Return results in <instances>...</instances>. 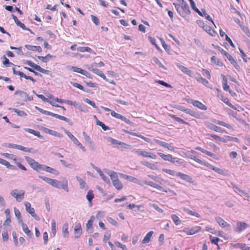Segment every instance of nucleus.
<instances>
[{"instance_id":"nucleus-47","label":"nucleus","mask_w":250,"mask_h":250,"mask_svg":"<svg viewBox=\"0 0 250 250\" xmlns=\"http://www.w3.org/2000/svg\"><path fill=\"white\" fill-rule=\"evenodd\" d=\"M45 171H47L48 172H49L55 175H58L59 173V172L56 169L51 167H49L48 166H46Z\"/></svg>"},{"instance_id":"nucleus-35","label":"nucleus","mask_w":250,"mask_h":250,"mask_svg":"<svg viewBox=\"0 0 250 250\" xmlns=\"http://www.w3.org/2000/svg\"><path fill=\"white\" fill-rule=\"evenodd\" d=\"M192 9L196 12L199 15L203 16L202 12L196 7L195 3L193 0H188Z\"/></svg>"},{"instance_id":"nucleus-19","label":"nucleus","mask_w":250,"mask_h":250,"mask_svg":"<svg viewBox=\"0 0 250 250\" xmlns=\"http://www.w3.org/2000/svg\"><path fill=\"white\" fill-rule=\"evenodd\" d=\"M94 219V217L91 216L86 225V230L89 233H91L93 232L92 225Z\"/></svg>"},{"instance_id":"nucleus-48","label":"nucleus","mask_w":250,"mask_h":250,"mask_svg":"<svg viewBox=\"0 0 250 250\" xmlns=\"http://www.w3.org/2000/svg\"><path fill=\"white\" fill-rule=\"evenodd\" d=\"M171 219H172V220L174 222L175 224L176 225H177V226L180 225L181 224V221L180 220V219L178 217V216H177L175 214H172L171 215Z\"/></svg>"},{"instance_id":"nucleus-10","label":"nucleus","mask_w":250,"mask_h":250,"mask_svg":"<svg viewBox=\"0 0 250 250\" xmlns=\"http://www.w3.org/2000/svg\"><path fill=\"white\" fill-rule=\"evenodd\" d=\"M144 183L148 186H149L152 188H156L160 191L167 192V191L164 189L162 186H160L158 184H157L152 181H144Z\"/></svg>"},{"instance_id":"nucleus-57","label":"nucleus","mask_w":250,"mask_h":250,"mask_svg":"<svg viewBox=\"0 0 250 250\" xmlns=\"http://www.w3.org/2000/svg\"><path fill=\"white\" fill-rule=\"evenodd\" d=\"M154 141L157 144L159 145V146H161L165 147V148L167 146V143H166L165 142L161 141H160L159 140L154 139Z\"/></svg>"},{"instance_id":"nucleus-22","label":"nucleus","mask_w":250,"mask_h":250,"mask_svg":"<svg viewBox=\"0 0 250 250\" xmlns=\"http://www.w3.org/2000/svg\"><path fill=\"white\" fill-rule=\"evenodd\" d=\"M76 178L77 180L79 182L80 184V187L81 189L85 188V189H88V186L86 185V182L83 180L81 177L79 176H76Z\"/></svg>"},{"instance_id":"nucleus-33","label":"nucleus","mask_w":250,"mask_h":250,"mask_svg":"<svg viewBox=\"0 0 250 250\" xmlns=\"http://www.w3.org/2000/svg\"><path fill=\"white\" fill-rule=\"evenodd\" d=\"M9 109L12 110L14 112L16 113L19 116L25 117L27 115L24 111L19 110L17 108H10Z\"/></svg>"},{"instance_id":"nucleus-59","label":"nucleus","mask_w":250,"mask_h":250,"mask_svg":"<svg viewBox=\"0 0 250 250\" xmlns=\"http://www.w3.org/2000/svg\"><path fill=\"white\" fill-rule=\"evenodd\" d=\"M71 84L74 87H77L78 88H79V89L80 90H82L83 91H85V89L83 87V86L82 85H81L80 84L78 83H73V82H71Z\"/></svg>"},{"instance_id":"nucleus-46","label":"nucleus","mask_w":250,"mask_h":250,"mask_svg":"<svg viewBox=\"0 0 250 250\" xmlns=\"http://www.w3.org/2000/svg\"><path fill=\"white\" fill-rule=\"evenodd\" d=\"M162 171L164 172H165L166 173H167V174H169L171 176H176L177 172H176L173 170H171V169H167V168H163L162 169Z\"/></svg>"},{"instance_id":"nucleus-36","label":"nucleus","mask_w":250,"mask_h":250,"mask_svg":"<svg viewBox=\"0 0 250 250\" xmlns=\"http://www.w3.org/2000/svg\"><path fill=\"white\" fill-rule=\"evenodd\" d=\"M112 183L115 188L118 190H121L123 188V185L119 179L112 182Z\"/></svg>"},{"instance_id":"nucleus-50","label":"nucleus","mask_w":250,"mask_h":250,"mask_svg":"<svg viewBox=\"0 0 250 250\" xmlns=\"http://www.w3.org/2000/svg\"><path fill=\"white\" fill-rule=\"evenodd\" d=\"M96 125L101 126L102 128H103V129L104 131L109 130V127L105 125L103 122L100 121L98 119H97V121H96Z\"/></svg>"},{"instance_id":"nucleus-64","label":"nucleus","mask_w":250,"mask_h":250,"mask_svg":"<svg viewBox=\"0 0 250 250\" xmlns=\"http://www.w3.org/2000/svg\"><path fill=\"white\" fill-rule=\"evenodd\" d=\"M188 114H189L191 116L195 117V118H199L200 117V115L197 112H195L193 110H192L191 109L189 110V111L188 112Z\"/></svg>"},{"instance_id":"nucleus-8","label":"nucleus","mask_w":250,"mask_h":250,"mask_svg":"<svg viewBox=\"0 0 250 250\" xmlns=\"http://www.w3.org/2000/svg\"><path fill=\"white\" fill-rule=\"evenodd\" d=\"M215 221L222 228H226L227 230L230 229V225L227 222H226L223 218L220 217H216L215 218Z\"/></svg>"},{"instance_id":"nucleus-41","label":"nucleus","mask_w":250,"mask_h":250,"mask_svg":"<svg viewBox=\"0 0 250 250\" xmlns=\"http://www.w3.org/2000/svg\"><path fill=\"white\" fill-rule=\"evenodd\" d=\"M214 122H215V123H216V124H217L218 125H222V126L226 127L228 128L233 129V127L231 125L228 124L224 122L216 120Z\"/></svg>"},{"instance_id":"nucleus-6","label":"nucleus","mask_w":250,"mask_h":250,"mask_svg":"<svg viewBox=\"0 0 250 250\" xmlns=\"http://www.w3.org/2000/svg\"><path fill=\"white\" fill-rule=\"evenodd\" d=\"M26 210L36 220H39L38 215L35 212V209L31 207V204L28 202H24Z\"/></svg>"},{"instance_id":"nucleus-21","label":"nucleus","mask_w":250,"mask_h":250,"mask_svg":"<svg viewBox=\"0 0 250 250\" xmlns=\"http://www.w3.org/2000/svg\"><path fill=\"white\" fill-rule=\"evenodd\" d=\"M227 59L229 60L230 62L234 66V67L238 70H240V67L238 63L236 62V61L233 59V58L230 55Z\"/></svg>"},{"instance_id":"nucleus-49","label":"nucleus","mask_w":250,"mask_h":250,"mask_svg":"<svg viewBox=\"0 0 250 250\" xmlns=\"http://www.w3.org/2000/svg\"><path fill=\"white\" fill-rule=\"evenodd\" d=\"M56 233V222L54 220H52L51 221V234H52L54 237L55 236Z\"/></svg>"},{"instance_id":"nucleus-16","label":"nucleus","mask_w":250,"mask_h":250,"mask_svg":"<svg viewBox=\"0 0 250 250\" xmlns=\"http://www.w3.org/2000/svg\"><path fill=\"white\" fill-rule=\"evenodd\" d=\"M231 245L234 248L240 249L242 250H250V247H247L245 243H231Z\"/></svg>"},{"instance_id":"nucleus-43","label":"nucleus","mask_w":250,"mask_h":250,"mask_svg":"<svg viewBox=\"0 0 250 250\" xmlns=\"http://www.w3.org/2000/svg\"><path fill=\"white\" fill-rule=\"evenodd\" d=\"M170 160H171L170 161V162L176 165H182L183 163V162H182L180 159L177 157H174L172 156H171Z\"/></svg>"},{"instance_id":"nucleus-20","label":"nucleus","mask_w":250,"mask_h":250,"mask_svg":"<svg viewBox=\"0 0 250 250\" xmlns=\"http://www.w3.org/2000/svg\"><path fill=\"white\" fill-rule=\"evenodd\" d=\"M237 231L239 232L242 231L247 229L249 225L245 222H238L237 223Z\"/></svg>"},{"instance_id":"nucleus-40","label":"nucleus","mask_w":250,"mask_h":250,"mask_svg":"<svg viewBox=\"0 0 250 250\" xmlns=\"http://www.w3.org/2000/svg\"><path fill=\"white\" fill-rule=\"evenodd\" d=\"M169 116L171 118H172L173 119H174V120H175L176 121H177V122H178L179 123H180L183 124H185V125H188V122H186V121H185L184 120L182 119L181 118L176 116L175 115H171V114H170V115H169Z\"/></svg>"},{"instance_id":"nucleus-53","label":"nucleus","mask_w":250,"mask_h":250,"mask_svg":"<svg viewBox=\"0 0 250 250\" xmlns=\"http://www.w3.org/2000/svg\"><path fill=\"white\" fill-rule=\"evenodd\" d=\"M46 166H47L45 165L40 164L38 163L34 170L36 171H39L40 170L45 171Z\"/></svg>"},{"instance_id":"nucleus-18","label":"nucleus","mask_w":250,"mask_h":250,"mask_svg":"<svg viewBox=\"0 0 250 250\" xmlns=\"http://www.w3.org/2000/svg\"><path fill=\"white\" fill-rule=\"evenodd\" d=\"M25 160L28 162L29 165L30 166V167L33 169H35L38 162H36L35 160H34L33 158L28 157V156H25Z\"/></svg>"},{"instance_id":"nucleus-51","label":"nucleus","mask_w":250,"mask_h":250,"mask_svg":"<svg viewBox=\"0 0 250 250\" xmlns=\"http://www.w3.org/2000/svg\"><path fill=\"white\" fill-rule=\"evenodd\" d=\"M94 198V194L92 190H89L86 195V199L89 202H91Z\"/></svg>"},{"instance_id":"nucleus-55","label":"nucleus","mask_w":250,"mask_h":250,"mask_svg":"<svg viewBox=\"0 0 250 250\" xmlns=\"http://www.w3.org/2000/svg\"><path fill=\"white\" fill-rule=\"evenodd\" d=\"M83 135L85 141L89 144L91 145L92 144V141H91L90 136H88L87 134L85 132H83Z\"/></svg>"},{"instance_id":"nucleus-42","label":"nucleus","mask_w":250,"mask_h":250,"mask_svg":"<svg viewBox=\"0 0 250 250\" xmlns=\"http://www.w3.org/2000/svg\"><path fill=\"white\" fill-rule=\"evenodd\" d=\"M211 61L216 64L217 65L221 66L223 65V63L221 62V61L217 58L215 56H212L211 58Z\"/></svg>"},{"instance_id":"nucleus-5","label":"nucleus","mask_w":250,"mask_h":250,"mask_svg":"<svg viewBox=\"0 0 250 250\" xmlns=\"http://www.w3.org/2000/svg\"><path fill=\"white\" fill-rule=\"evenodd\" d=\"M25 63L41 73L45 74H48L49 73V71L48 70L42 68L40 66L35 64L34 62H32L31 61H26Z\"/></svg>"},{"instance_id":"nucleus-39","label":"nucleus","mask_w":250,"mask_h":250,"mask_svg":"<svg viewBox=\"0 0 250 250\" xmlns=\"http://www.w3.org/2000/svg\"><path fill=\"white\" fill-rule=\"evenodd\" d=\"M14 213L19 222L20 223L23 221L20 210L16 208H14Z\"/></svg>"},{"instance_id":"nucleus-13","label":"nucleus","mask_w":250,"mask_h":250,"mask_svg":"<svg viewBox=\"0 0 250 250\" xmlns=\"http://www.w3.org/2000/svg\"><path fill=\"white\" fill-rule=\"evenodd\" d=\"M43 130L45 133L49 134L54 136L58 137L59 138H62L63 137V135L62 134L46 127H44Z\"/></svg>"},{"instance_id":"nucleus-32","label":"nucleus","mask_w":250,"mask_h":250,"mask_svg":"<svg viewBox=\"0 0 250 250\" xmlns=\"http://www.w3.org/2000/svg\"><path fill=\"white\" fill-rule=\"evenodd\" d=\"M209 127L211 130L217 132H223L224 131V129L213 124H210Z\"/></svg>"},{"instance_id":"nucleus-7","label":"nucleus","mask_w":250,"mask_h":250,"mask_svg":"<svg viewBox=\"0 0 250 250\" xmlns=\"http://www.w3.org/2000/svg\"><path fill=\"white\" fill-rule=\"evenodd\" d=\"M201 229V228L200 227H195L192 228L190 229H188V228H185L183 230H181V232H184L186 233L187 235H193L194 234L199 231H200Z\"/></svg>"},{"instance_id":"nucleus-28","label":"nucleus","mask_w":250,"mask_h":250,"mask_svg":"<svg viewBox=\"0 0 250 250\" xmlns=\"http://www.w3.org/2000/svg\"><path fill=\"white\" fill-rule=\"evenodd\" d=\"M142 156L146 158H150L153 159H155L157 158V156L154 153L145 150L143 151Z\"/></svg>"},{"instance_id":"nucleus-2","label":"nucleus","mask_w":250,"mask_h":250,"mask_svg":"<svg viewBox=\"0 0 250 250\" xmlns=\"http://www.w3.org/2000/svg\"><path fill=\"white\" fill-rule=\"evenodd\" d=\"M179 2V5L181 9L178 7V5L173 3L177 12L182 17H185L190 14V11L189 6L184 0H177Z\"/></svg>"},{"instance_id":"nucleus-29","label":"nucleus","mask_w":250,"mask_h":250,"mask_svg":"<svg viewBox=\"0 0 250 250\" xmlns=\"http://www.w3.org/2000/svg\"><path fill=\"white\" fill-rule=\"evenodd\" d=\"M183 210L184 211H185V212L187 213L189 215L196 216L197 218L201 217V215L198 213L194 212V211L189 209L188 208L184 207L183 208Z\"/></svg>"},{"instance_id":"nucleus-37","label":"nucleus","mask_w":250,"mask_h":250,"mask_svg":"<svg viewBox=\"0 0 250 250\" xmlns=\"http://www.w3.org/2000/svg\"><path fill=\"white\" fill-rule=\"evenodd\" d=\"M68 224L67 223H66L63 224L62 226V232L63 234V236L64 237H66L68 235Z\"/></svg>"},{"instance_id":"nucleus-26","label":"nucleus","mask_w":250,"mask_h":250,"mask_svg":"<svg viewBox=\"0 0 250 250\" xmlns=\"http://www.w3.org/2000/svg\"><path fill=\"white\" fill-rule=\"evenodd\" d=\"M141 163L144 165L150 168L151 170H156L157 169V167L154 164L150 163L147 161H141Z\"/></svg>"},{"instance_id":"nucleus-62","label":"nucleus","mask_w":250,"mask_h":250,"mask_svg":"<svg viewBox=\"0 0 250 250\" xmlns=\"http://www.w3.org/2000/svg\"><path fill=\"white\" fill-rule=\"evenodd\" d=\"M71 69L74 71V72H77V73H81L82 74L83 72V70L81 69V68H79L77 66H72L71 67Z\"/></svg>"},{"instance_id":"nucleus-11","label":"nucleus","mask_w":250,"mask_h":250,"mask_svg":"<svg viewBox=\"0 0 250 250\" xmlns=\"http://www.w3.org/2000/svg\"><path fill=\"white\" fill-rule=\"evenodd\" d=\"M176 176L179 177L181 179L191 183H193V178L189 175L184 174L181 172L176 173Z\"/></svg>"},{"instance_id":"nucleus-14","label":"nucleus","mask_w":250,"mask_h":250,"mask_svg":"<svg viewBox=\"0 0 250 250\" xmlns=\"http://www.w3.org/2000/svg\"><path fill=\"white\" fill-rule=\"evenodd\" d=\"M121 175H122L124 179H125L127 180H128L130 182H133L134 183L139 184V185L141 184L140 181L138 179H137L134 177H133L131 176H129V175H127L126 174H121Z\"/></svg>"},{"instance_id":"nucleus-9","label":"nucleus","mask_w":250,"mask_h":250,"mask_svg":"<svg viewBox=\"0 0 250 250\" xmlns=\"http://www.w3.org/2000/svg\"><path fill=\"white\" fill-rule=\"evenodd\" d=\"M175 65L184 73L188 75L190 77H193V73L192 71L189 69L188 68L181 65L179 63H176Z\"/></svg>"},{"instance_id":"nucleus-38","label":"nucleus","mask_w":250,"mask_h":250,"mask_svg":"<svg viewBox=\"0 0 250 250\" xmlns=\"http://www.w3.org/2000/svg\"><path fill=\"white\" fill-rule=\"evenodd\" d=\"M158 154L164 160V161H169L170 162V161L171 160V154H165L163 153H161V152H158Z\"/></svg>"},{"instance_id":"nucleus-4","label":"nucleus","mask_w":250,"mask_h":250,"mask_svg":"<svg viewBox=\"0 0 250 250\" xmlns=\"http://www.w3.org/2000/svg\"><path fill=\"white\" fill-rule=\"evenodd\" d=\"M65 133L67 135L68 137L71 140V141L77 146H79L83 151H85V147L82 145V144L78 140V139L72 135L68 130H65Z\"/></svg>"},{"instance_id":"nucleus-27","label":"nucleus","mask_w":250,"mask_h":250,"mask_svg":"<svg viewBox=\"0 0 250 250\" xmlns=\"http://www.w3.org/2000/svg\"><path fill=\"white\" fill-rule=\"evenodd\" d=\"M0 164L6 166L7 168L11 169H15L16 167L14 166L10 165V164L4 159L0 158Z\"/></svg>"},{"instance_id":"nucleus-58","label":"nucleus","mask_w":250,"mask_h":250,"mask_svg":"<svg viewBox=\"0 0 250 250\" xmlns=\"http://www.w3.org/2000/svg\"><path fill=\"white\" fill-rule=\"evenodd\" d=\"M54 117L58 118L61 120L64 121L65 122H68V121H69V119L68 118H67L66 117L62 116V115H58L57 114H55V113L54 114Z\"/></svg>"},{"instance_id":"nucleus-34","label":"nucleus","mask_w":250,"mask_h":250,"mask_svg":"<svg viewBox=\"0 0 250 250\" xmlns=\"http://www.w3.org/2000/svg\"><path fill=\"white\" fill-rule=\"evenodd\" d=\"M208 136H209L213 138H214L215 140L220 142H223V143H226L227 142V140H226L224 138L221 137L215 134H208Z\"/></svg>"},{"instance_id":"nucleus-60","label":"nucleus","mask_w":250,"mask_h":250,"mask_svg":"<svg viewBox=\"0 0 250 250\" xmlns=\"http://www.w3.org/2000/svg\"><path fill=\"white\" fill-rule=\"evenodd\" d=\"M176 108L180 111H183L187 114H188L190 109L186 108L184 106L181 105H178L176 106Z\"/></svg>"},{"instance_id":"nucleus-1","label":"nucleus","mask_w":250,"mask_h":250,"mask_svg":"<svg viewBox=\"0 0 250 250\" xmlns=\"http://www.w3.org/2000/svg\"><path fill=\"white\" fill-rule=\"evenodd\" d=\"M39 178L42 179L43 181L46 182L48 184L51 185L53 187L59 189L62 188L66 192H68L69 191L67 181H65L63 183H62L61 181H59L56 179H51L42 175H39Z\"/></svg>"},{"instance_id":"nucleus-23","label":"nucleus","mask_w":250,"mask_h":250,"mask_svg":"<svg viewBox=\"0 0 250 250\" xmlns=\"http://www.w3.org/2000/svg\"><path fill=\"white\" fill-rule=\"evenodd\" d=\"M25 47L29 50H32L33 51H38L39 52H41L42 51V49L40 46H34L32 45H25Z\"/></svg>"},{"instance_id":"nucleus-17","label":"nucleus","mask_w":250,"mask_h":250,"mask_svg":"<svg viewBox=\"0 0 250 250\" xmlns=\"http://www.w3.org/2000/svg\"><path fill=\"white\" fill-rule=\"evenodd\" d=\"M106 172L110 176L112 182L119 180L118 174L116 172L108 170Z\"/></svg>"},{"instance_id":"nucleus-52","label":"nucleus","mask_w":250,"mask_h":250,"mask_svg":"<svg viewBox=\"0 0 250 250\" xmlns=\"http://www.w3.org/2000/svg\"><path fill=\"white\" fill-rule=\"evenodd\" d=\"M53 57L52 55L48 54L45 56H39L38 58L42 61L43 62H46L48 59H49L50 58H52Z\"/></svg>"},{"instance_id":"nucleus-61","label":"nucleus","mask_w":250,"mask_h":250,"mask_svg":"<svg viewBox=\"0 0 250 250\" xmlns=\"http://www.w3.org/2000/svg\"><path fill=\"white\" fill-rule=\"evenodd\" d=\"M148 39H149V41L151 42V43L153 45H154L158 50L160 49V48L159 47V46L156 44V40L155 39L149 36L148 37Z\"/></svg>"},{"instance_id":"nucleus-56","label":"nucleus","mask_w":250,"mask_h":250,"mask_svg":"<svg viewBox=\"0 0 250 250\" xmlns=\"http://www.w3.org/2000/svg\"><path fill=\"white\" fill-rule=\"evenodd\" d=\"M119 119L121 120L128 125H131L132 124V123L129 119L122 115H120Z\"/></svg>"},{"instance_id":"nucleus-25","label":"nucleus","mask_w":250,"mask_h":250,"mask_svg":"<svg viewBox=\"0 0 250 250\" xmlns=\"http://www.w3.org/2000/svg\"><path fill=\"white\" fill-rule=\"evenodd\" d=\"M153 231H149L146 235L144 238L143 240H142V243L143 244H146L149 243L150 241L151 237H152L153 234Z\"/></svg>"},{"instance_id":"nucleus-63","label":"nucleus","mask_w":250,"mask_h":250,"mask_svg":"<svg viewBox=\"0 0 250 250\" xmlns=\"http://www.w3.org/2000/svg\"><path fill=\"white\" fill-rule=\"evenodd\" d=\"M115 244L118 247L121 248L123 250H128V249L125 245L121 244L120 242L116 241L115 242Z\"/></svg>"},{"instance_id":"nucleus-3","label":"nucleus","mask_w":250,"mask_h":250,"mask_svg":"<svg viewBox=\"0 0 250 250\" xmlns=\"http://www.w3.org/2000/svg\"><path fill=\"white\" fill-rule=\"evenodd\" d=\"M25 191L23 190L14 189L11 191L10 195L15 198L17 202L21 201L24 198Z\"/></svg>"},{"instance_id":"nucleus-12","label":"nucleus","mask_w":250,"mask_h":250,"mask_svg":"<svg viewBox=\"0 0 250 250\" xmlns=\"http://www.w3.org/2000/svg\"><path fill=\"white\" fill-rule=\"evenodd\" d=\"M82 233V229L81 227V225L80 223H78L76 224L74 228V234L75 237L76 238H78L80 237Z\"/></svg>"},{"instance_id":"nucleus-45","label":"nucleus","mask_w":250,"mask_h":250,"mask_svg":"<svg viewBox=\"0 0 250 250\" xmlns=\"http://www.w3.org/2000/svg\"><path fill=\"white\" fill-rule=\"evenodd\" d=\"M15 95H19L21 98H22L23 100L27 97L28 94L23 91L19 90H17L16 92L15 93Z\"/></svg>"},{"instance_id":"nucleus-44","label":"nucleus","mask_w":250,"mask_h":250,"mask_svg":"<svg viewBox=\"0 0 250 250\" xmlns=\"http://www.w3.org/2000/svg\"><path fill=\"white\" fill-rule=\"evenodd\" d=\"M77 49L78 51H80L81 52H88L91 53L93 51L92 49L89 47H84V46L81 47V46H80V47H77Z\"/></svg>"},{"instance_id":"nucleus-54","label":"nucleus","mask_w":250,"mask_h":250,"mask_svg":"<svg viewBox=\"0 0 250 250\" xmlns=\"http://www.w3.org/2000/svg\"><path fill=\"white\" fill-rule=\"evenodd\" d=\"M89 69L91 71H92L94 73L97 74L99 76L103 73V72L101 70L97 68L94 67L93 66H92L90 68H89Z\"/></svg>"},{"instance_id":"nucleus-24","label":"nucleus","mask_w":250,"mask_h":250,"mask_svg":"<svg viewBox=\"0 0 250 250\" xmlns=\"http://www.w3.org/2000/svg\"><path fill=\"white\" fill-rule=\"evenodd\" d=\"M22 226V228L23 231L24 232L26 235L29 237H31L33 235L32 232L28 229L27 226L24 224L23 221L21 223Z\"/></svg>"},{"instance_id":"nucleus-30","label":"nucleus","mask_w":250,"mask_h":250,"mask_svg":"<svg viewBox=\"0 0 250 250\" xmlns=\"http://www.w3.org/2000/svg\"><path fill=\"white\" fill-rule=\"evenodd\" d=\"M195 79L199 83H202L203 84L206 86H208V82L205 78L201 77L200 74H198V77L195 78Z\"/></svg>"},{"instance_id":"nucleus-31","label":"nucleus","mask_w":250,"mask_h":250,"mask_svg":"<svg viewBox=\"0 0 250 250\" xmlns=\"http://www.w3.org/2000/svg\"><path fill=\"white\" fill-rule=\"evenodd\" d=\"M24 130L25 131L28 132L32 134H33L34 135L37 136L39 138H42V136L41 135L39 131L35 130L32 129L27 128H24Z\"/></svg>"},{"instance_id":"nucleus-15","label":"nucleus","mask_w":250,"mask_h":250,"mask_svg":"<svg viewBox=\"0 0 250 250\" xmlns=\"http://www.w3.org/2000/svg\"><path fill=\"white\" fill-rule=\"evenodd\" d=\"M191 104L194 106H196L201 110H206L207 109V106L198 101L192 100Z\"/></svg>"}]
</instances>
